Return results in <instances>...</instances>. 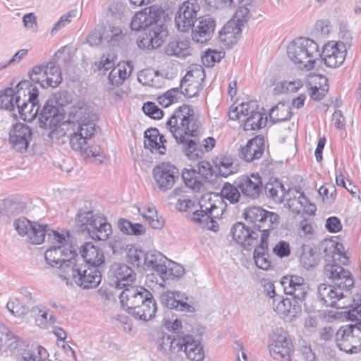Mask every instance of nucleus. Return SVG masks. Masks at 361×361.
Returning a JSON list of instances; mask_svg holds the SVG:
<instances>
[{"label":"nucleus","instance_id":"39","mask_svg":"<svg viewBox=\"0 0 361 361\" xmlns=\"http://www.w3.org/2000/svg\"><path fill=\"white\" fill-rule=\"evenodd\" d=\"M164 52L168 56L185 58L190 55V42L184 40H173L164 47Z\"/></svg>","mask_w":361,"mask_h":361},{"label":"nucleus","instance_id":"60","mask_svg":"<svg viewBox=\"0 0 361 361\" xmlns=\"http://www.w3.org/2000/svg\"><path fill=\"white\" fill-rule=\"evenodd\" d=\"M197 173L202 180H206L212 175L211 165L206 161H199L197 165Z\"/></svg>","mask_w":361,"mask_h":361},{"label":"nucleus","instance_id":"38","mask_svg":"<svg viewBox=\"0 0 361 361\" xmlns=\"http://www.w3.org/2000/svg\"><path fill=\"white\" fill-rule=\"evenodd\" d=\"M62 82L61 68L54 61H49L45 65L44 78L42 79V87H56Z\"/></svg>","mask_w":361,"mask_h":361},{"label":"nucleus","instance_id":"15","mask_svg":"<svg viewBox=\"0 0 361 361\" xmlns=\"http://www.w3.org/2000/svg\"><path fill=\"white\" fill-rule=\"evenodd\" d=\"M14 226L19 235H26L27 240L35 245L42 243L48 232L47 225L31 222L25 218L15 221Z\"/></svg>","mask_w":361,"mask_h":361},{"label":"nucleus","instance_id":"1","mask_svg":"<svg viewBox=\"0 0 361 361\" xmlns=\"http://www.w3.org/2000/svg\"><path fill=\"white\" fill-rule=\"evenodd\" d=\"M40 126L51 131L49 137L59 140L69 133L71 148L85 157H92L102 163L104 153L99 145H90L89 141L99 130L97 114H40Z\"/></svg>","mask_w":361,"mask_h":361},{"label":"nucleus","instance_id":"46","mask_svg":"<svg viewBox=\"0 0 361 361\" xmlns=\"http://www.w3.org/2000/svg\"><path fill=\"white\" fill-rule=\"evenodd\" d=\"M214 165L218 169L219 175L224 177H228L238 171L237 165L234 164L233 159L231 156L216 158Z\"/></svg>","mask_w":361,"mask_h":361},{"label":"nucleus","instance_id":"57","mask_svg":"<svg viewBox=\"0 0 361 361\" xmlns=\"http://www.w3.org/2000/svg\"><path fill=\"white\" fill-rule=\"evenodd\" d=\"M132 245L127 244L126 242L122 238L115 239L109 243V247L113 253L121 255L123 252H128V247Z\"/></svg>","mask_w":361,"mask_h":361},{"label":"nucleus","instance_id":"45","mask_svg":"<svg viewBox=\"0 0 361 361\" xmlns=\"http://www.w3.org/2000/svg\"><path fill=\"white\" fill-rule=\"evenodd\" d=\"M265 191L275 202L281 203L284 200L286 190L282 183L277 179L269 180L265 185Z\"/></svg>","mask_w":361,"mask_h":361},{"label":"nucleus","instance_id":"37","mask_svg":"<svg viewBox=\"0 0 361 361\" xmlns=\"http://www.w3.org/2000/svg\"><path fill=\"white\" fill-rule=\"evenodd\" d=\"M167 262H169V259L161 253L150 251L146 253L143 269H153L160 276L166 274Z\"/></svg>","mask_w":361,"mask_h":361},{"label":"nucleus","instance_id":"12","mask_svg":"<svg viewBox=\"0 0 361 361\" xmlns=\"http://www.w3.org/2000/svg\"><path fill=\"white\" fill-rule=\"evenodd\" d=\"M200 11V5L197 0H186L180 4L174 16L177 30L181 32H188L198 18Z\"/></svg>","mask_w":361,"mask_h":361},{"label":"nucleus","instance_id":"40","mask_svg":"<svg viewBox=\"0 0 361 361\" xmlns=\"http://www.w3.org/2000/svg\"><path fill=\"white\" fill-rule=\"evenodd\" d=\"M185 341V336L176 338L164 336L159 341V346L166 353L176 354L184 350Z\"/></svg>","mask_w":361,"mask_h":361},{"label":"nucleus","instance_id":"27","mask_svg":"<svg viewBox=\"0 0 361 361\" xmlns=\"http://www.w3.org/2000/svg\"><path fill=\"white\" fill-rule=\"evenodd\" d=\"M160 300L163 305L171 310L187 312H192L195 310L192 306L188 304V298L180 292L164 291L161 293Z\"/></svg>","mask_w":361,"mask_h":361},{"label":"nucleus","instance_id":"25","mask_svg":"<svg viewBox=\"0 0 361 361\" xmlns=\"http://www.w3.org/2000/svg\"><path fill=\"white\" fill-rule=\"evenodd\" d=\"M265 149V141L262 136L257 135L248 140L239 149V157L247 163L259 159Z\"/></svg>","mask_w":361,"mask_h":361},{"label":"nucleus","instance_id":"31","mask_svg":"<svg viewBox=\"0 0 361 361\" xmlns=\"http://www.w3.org/2000/svg\"><path fill=\"white\" fill-rule=\"evenodd\" d=\"M71 102L70 94L61 91L51 95L39 113H65V107Z\"/></svg>","mask_w":361,"mask_h":361},{"label":"nucleus","instance_id":"17","mask_svg":"<svg viewBox=\"0 0 361 361\" xmlns=\"http://www.w3.org/2000/svg\"><path fill=\"white\" fill-rule=\"evenodd\" d=\"M205 78L204 71L202 67L195 68L187 72L180 80V95L192 98L198 95L200 91L203 89L202 82Z\"/></svg>","mask_w":361,"mask_h":361},{"label":"nucleus","instance_id":"55","mask_svg":"<svg viewBox=\"0 0 361 361\" xmlns=\"http://www.w3.org/2000/svg\"><path fill=\"white\" fill-rule=\"evenodd\" d=\"M23 357L25 361H44L47 357V352L43 347L37 346L25 353Z\"/></svg>","mask_w":361,"mask_h":361},{"label":"nucleus","instance_id":"24","mask_svg":"<svg viewBox=\"0 0 361 361\" xmlns=\"http://www.w3.org/2000/svg\"><path fill=\"white\" fill-rule=\"evenodd\" d=\"M274 312L282 315L284 319L292 321L300 312V306L298 305L297 298H283L282 295L277 296L269 302Z\"/></svg>","mask_w":361,"mask_h":361},{"label":"nucleus","instance_id":"22","mask_svg":"<svg viewBox=\"0 0 361 361\" xmlns=\"http://www.w3.org/2000/svg\"><path fill=\"white\" fill-rule=\"evenodd\" d=\"M149 295V291L142 286H128L120 294L119 299L121 306L130 313L131 310L135 312L138 304L146 300Z\"/></svg>","mask_w":361,"mask_h":361},{"label":"nucleus","instance_id":"35","mask_svg":"<svg viewBox=\"0 0 361 361\" xmlns=\"http://www.w3.org/2000/svg\"><path fill=\"white\" fill-rule=\"evenodd\" d=\"M146 300H143L138 304L137 308H135V312L131 310L129 313L135 319L142 321H148L154 317L157 312V304L152 294L149 292V295H147Z\"/></svg>","mask_w":361,"mask_h":361},{"label":"nucleus","instance_id":"36","mask_svg":"<svg viewBox=\"0 0 361 361\" xmlns=\"http://www.w3.org/2000/svg\"><path fill=\"white\" fill-rule=\"evenodd\" d=\"M185 339L183 352L186 357L190 361H202L205 355L200 338L192 335H185Z\"/></svg>","mask_w":361,"mask_h":361},{"label":"nucleus","instance_id":"19","mask_svg":"<svg viewBox=\"0 0 361 361\" xmlns=\"http://www.w3.org/2000/svg\"><path fill=\"white\" fill-rule=\"evenodd\" d=\"M216 27V20L209 15L198 17L191 30L192 39L198 44H206L212 37Z\"/></svg>","mask_w":361,"mask_h":361},{"label":"nucleus","instance_id":"49","mask_svg":"<svg viewBox=\"0 0 361 361\" xmlns=\"http://www.w3.org/2000/svg\"><path fill=\"white\" fill-rule=\"evenodd\" d=\"M146 253L135 246L131 245L128 247L126 253L127 261L137 267L143 269L145 261Z\"/></svg>","mask_w":361,"mask_h":361},{"label":"nucleus","instance_id":"41","mask_svg":"<svg viewBox=\"0 0 361 361\" xmlns=\"http://www.w3.org/2000/svg\"><path fill=\"white\" fill-rule=\"evenodd\" d=\"M267 234L264 233L260 238L259 245L255 248L253 258L257 267L263 270H267L271 266V262L266 257V251L268 249Z\"/></svg>","mask_w":361,"mask_h":361},{"label":"nucleus","instance_id":"9","mask_svg":"<svg viewBox=\"0 0 361 361\" xmlns=\"http://www.w3.org/2000/svg\"><path fill=\"white\" fill-rule=\"evenodd\" d=\"M101 280L102 276L97 267L77 262L63 281L67 285L74 282L84 289H89L96 288Z\"/></svg>","mask_w":361,"mask_h":361},{"label":"nucleus","instance_id":"58","mask_svg":"<svg viewBox=\"0 0 361 361\" xmlns=\"http://www.w3.org/2000/svg\"><path fill=\"white\" fill-rule=\"evenodd\" d=\"M250 18V10L246 6H240L236 11L234 18L235 19L236 26L240 30V27L243 25Z\"/></svg>","mask_w":361,"mask_h":361},{"label":"nucleus","instance_id":"63","mask_svg":"<svg viewBox=\"0 0 361 361\" xmlns=\"http://www.w3.org/2000/svg\"><path fill=\"white\" fill-rule=\"evenodd\" d=\"M342 105V102L341 99L336 98L334 101L332 99H329L326 103L323 104L321 106V111H324V112H327L329 111L330 112L333 111V113H341V111L338 110L339 108Z\"/></svg>","mask_w":361,"mask_h":361},{"label":"nucleus","instance_id":"56","mask_svg":"<svg viewBox=\"0 0 361 361\" xmlns=\"http://www.w3.org/2000/svg\"><path fill=\"white\" fill-rule=\"evenodd\" d=\"M7 310L13 315L20 317L27 312V307L21 304L19 299L11 298L6 304Z\"/></svg>","mask_w":361,"mask_h":361},{"label":"nucleus","instance_id":"43","mask_svg":"<svg viewBox=\"0 0 361 361\" xmlns=\"http://www.w3.org/2000/svg\"><path fill=\"white\" fill-rule=\"evenodd\" d=\"M137 80L143 85L154 88H160L164 82L158 72L152 69L141 71L137 75Z\"/></svg>","mask_w":361,"mask_h":361},{"label":"nucleus","instance_id":"28","mask_svg":"<svg viewBox=\"0 0 361 361\" xmlns=\"http://www.w3.org/2000/svg\"><path fill=\"white\" fill-rule=\"evenodd\" d=\"M231 233L233 239L247 250L251 245L257 243L259 235L257 231L254 229L250 230L244 224L240 222L236 223L232 226Z\"/></svg>","mask_w":361,"mask_h":361},{"label":"nucleus","instance_id":"44","mask_svg":"<svg viewBox=\"0 0 361 361\" xmlns=\"http://www.w3.org/2000/svg\"><path fill=\"white\" fill-rule=\"evenodd\" d=\"M126 6L121 2L110 4L106 11V23L120 24L126 17Z\"/></svg>","mask_w":361,"mask_h":361},{"label":"nucleus","instance_id":"21","mask_svg":"<svg viewBox=\"0 0 361 361\" xmlns=\"http://www.w3.org/2000/svg\"><path fill=\"white\" fill-rule=\"evenodd\" d=\"M346 53V47L343 42L330 41L324 45L322 54L319 56L326 66L334 68L343 64Z\"/></svg>","mask_w":361,"mask_h":361},{"label":"nucleus","instance_id":"2","mask_svg":"<svg viewBox=\"0 0 361 361\" xmlns=\"http://www.w3.org/2000/svg\"><path fill=\"white\" fill-rule=\"evenodd\" d=\"M167 126L177 143L181 145V149L190 160H198L204 154L202 145L195 140L189 139L187 135L197 136L201 127L200 121L195 114H172Z\"/></svg>","mask_w":361,"mask_h":361},{"label":"nucleus","instance_id":"32","mask_svg":"<svg viewBox=\"0 0 361 361\" xmlns=\"http://www.w3.org/2000/svg\"><path fill=\"white\" fill-rule=\"evenodd\" d=\"M71 102L70 94L61 91L51 95L39 113H65V107Z\"/></svg>","mask_w":361,"mask_h":361},{"label":"nucleus","instance_id":"7","mask_svg":"<svg viewBox=\"0 0 361 361\" xmlns=\"http://www.w3.org/2000/svg\"><path fill=\"white\" fill-rule=\"evenodd\" d=\"M78 226L80 231H86L93 240H106L112 233L111 225L106 217L92 212H80Z\"/></svg>","mask_w":361,"mask_h":361},{"label":"nucleus","instance_id":"30","mask_svg":"<svg viewBox=\"0 0 361 361\" xmlns=\"http://www.w3.org/2000/svg\"><path fill=\"white\" fill-rule=\"evenodd\" d=\"M281 283L286 293L293 295L299 300H302L307 294V286L302 276L293 275L283 278Z\"/></svg>","mask_w":361,"mask_h":361},{"label":"nucleus","instance_id":"26","mask_svg":"<svg viewBox=\"0 0 361 361\" xmlns=\"http://www.w3.org/2000/svg\"><path fill=\"white\" fill-rule=\"evenodd\" d=\"M109 274L111 277L114 278L113 284L119 288L130 286L136 279L135 271L125 264H113Z\"/></svg>","mask_w":361,"mask_h":361},{"label":"nucleus","instance_id":"16","mask_svg":"<svg viewBox=\"0 0 361 361\" xmlns=\"http://www.w3.org/2000/svg\"><path fill=\"white\" fill-rule=\"evenodd\" d=\"M166 17L167 14L161 7L152 6L135 14L130 22V27L135 31L142 29L145 31L153 23Z\"/></svg>","mask_w":361,"mask_h":361},{"label":"nucleus","instance_id":"11","mask_svg":"<svg viewBox=\"0 0 361 361\" xmlns=\"http://www.w3.org/2000/svg\"><path fill=\"white\" fill-rule=\"evenodd\" d=\"M350 291L326 283H321L317 288V298L326 307L344 309L350 305Z\"/></svg>","mask_w":361,"mask_h":361},{"label":"nucleus","instance_id":"20","mask_svg":"<svg viewBox=\"0 0 361 361\" xmlns=\"http://www.w3.org/2000/svg\"><path fill=\"white\" fill-rule=\"evenodd\" d=\"M8 142L16 152L23 153L27 152L32 139V130L23 123L18 122L13 124L8 133Z\"/></svg>","mask_w":361,"mask_h":361},{"label":"nucleus","instance_id":"34","mask_svg":"<svg viewBox=\"0 0 361 361\" xmlns=\"http://www.w3.org/2000/svg\"><path fill=\"white\" fill-rule=\"evenodd\" d=\"M80 253L85 264L98 267L104 264L105 258L102 250L90 242L85 243L80 249Z\"/></svg>","mask_w":361,"mask_h":361},{"label":"nucleus","instance_id":"29","mask_svg":"<svg viewBox=\"0 0 361 361\" xmlns=\"http://www.w3.org/2000/svg\"><path fill=\"white\" fill-rule=\"evenodd\" d=\"M222 213L223 209L215 204L208 213L194 212L192 220L204 228L216 231L218 224L215 219L219 218Z\"/></svg>","mask_w":361,"mask_h":361},{"label":"nucleus","instance_id":"23","mask_svg":"<svg viewBox=\"0 0 361 361\" xmlns=\"http://www.w3.org/2000/svg\"><path fill=\"white\" fill-rule=\"evenodd\" d=\"M235 183L241 193L251 199L257 198L263 190L262 178L258 173L241 176Z\"/></svg>","mask_w":361,"mask_h":361},{"label":"nucleus","instance_id":"53","mask_svg":"<svg viewBox=\"0 0 361 361\" xmlns=\"http://www.w3.org/2000/svg\"><path fill=\"white\" fill-rule=\"evenodd\" d=\"M240 190L238 186H234L228 183H225L221 190V195L223 198L226 199L231 203L238 202L240 197Z\"/></svg>","mask_w":361,"mask_h":361},{"label":"nucleus","instance_id":"5","mask_svg":"<svg viewBox=\"0 0 361 361\" xmlns=\"http://www.w3.org/2000/svg\"><path fill=\"white\" fill-rule=\"evenodd\" d=\"M16 88V92L9 87L0 94V110L11 111L16 107L18 113H23L30 103L31 109L28 113H39L40 105L37 99L39 92L37 87L25 80L18 82Z\"/></svg>","mask_w":361,"mask_h":361},{"label":"nucleus","instance_id":"8","mask_svg":"<svg viewBox=\"0 0 361 361\" xmlns=\"http://www.w3.org/2000/svg\"><path fill=\"white\" fill-rule=\"evenodd\" d=\"M245 220L253 224V228L260 235L267 234L269 235V231L278 226L279 224V216L271 212L267 211L259 207H249L245 212Z\"/></svg>","mask_w":361,"mask_h":361},{"label":"nucleus","instance_id":"51","mask_svg":"<svg viewBox=\"0 0 361 361\" xmlns=\"http://www.w3.org/2000/svg\"><path fill=\"white\" fill-rule=\"evenodd\" d=\"M166 274H161V279L165 281L170 278H180L184 274V268L179 264L169 260L166 263Z\"/></svg>","mask_w":361,"mask_h":361},{"label":"nucleus","instance_id":"59","mask_svg":"<svg viewBox=\"0 0 361 361\" xmlns=\"http://www.w3.org/2000/svg\"><path fill=\"white\" fill-rule=\"evenodd\" d=\"M215 201L212 200V194L204 195L199 202L200 209L197 210L196 212H203V213H208L215 205Z\"/></svg>","mask_w":361,"mask_h":361},{"label":"nucleus","instance_id":"3","mask_svg":"<svg viewBox=\"0 0 361 361\" xmlns=\"http://www.w3.org/2000/svg\"><path fill=\"white\" fill-rule=\"evenodd\" d=\"M46 235L51 243L44 252L46 262L54 269L55 274L63 281L77 262L75 251L69 243V234L48 230Z\"/></svg>","mask_w":361,"mask_h":361},{"label":"nucleus","instance_id":"54","mask_svg":"<svg viewBox=\"0 0 361 361\" xmlns=\"http://www.w3.org/2000/svg\"><path fill=\"white\" fill-rule=\"evenodd\" d=\"M225 56L224 51L207 49L202 56L203 64L207 67H213L216 62H219Z\"/></svg>","mask_w":361,"mask_h":361},{"label":"nucleus","instance_id":"13","mask_svg":"<svg viewBox=\"0 0 361 361\" xmlns=\"http://www.w3.org/2000/svg\"><path fill=\"white\" fill-rule=\"evenodd\" d=\"M336 345L346 353H357L361 349V329L356 325L341 327L336 334Z\"/></svg>","mask_w":361,"mask_h":361},{"label":"nucleus","instance_id":"42","mask_svg":"<svg viewBox=\"0 0 361 361\" xmlns=\"http://www.w3.org/2000/svg\"><path fill=\"white\" fill-rule=\"evenodd\" d=\"M126 34L122 30L119 24L106 23L104 27L103 38L112 46L118 45L123 40Z\"/></svg>","mask_w":361,"mask_h":361},{"label":"nucleus","instance_id":"64","mask_svg":"<svg viewBox=\"0 0 361 361\" xmlns=\"http://www.w3.org/2000/svg\"><path fill=\"white\" fill-rule=\"evenodd\" d=\"M45 65L35 66L32 69L30 74L31 80L35 83L41 85L42 79L44 78Z\"/></svg>","mask_w":361,"mask_h":361},{"label":"nucleus","instance_id":"6","mask_svg":"<svg viewBox=\"0 0 361 361\" xmlns=\"http://www.w3.org/2000/svg\"><path fill=\"white\" fill-rule=\"evenodd\" d=\"M288 58L298 68L310 71L320 56L319 45L311 39L300 38L290 42L287 47Z\"/></svg>","mask_w":361,"mask_h":361},{"label":"nucleus","instance_id":"61","mask_svg":"<svg viewBox=\"0 0 361 361\" xmlns=\"http://www.w3.org/2000/svg\"><path fill=\"white\" fill-rule=\"evenodd\" d=\"M298 234L301 237H305L309 239L311 238L313 235L314 228L311 224L309 223L306 219L302 220L300 222Z\"/></svg>","mask_w":361,"mask_h":361},{"label":"nucleus","instance_id":"62","mask_svg":"<svg viewBox=\"0 0 361 361\" xmlns=\"http://www.w3.org/2000/svg\"><path fill=\"white\" fill-rule=\"evenodd\" d=\"M273 252L280 257L288 256L290 253L289 243L283 240L279 242L274 247Z\"/></svg>","mask_w":361,"mask_h":361},{"label":"nucleus","instance_id":"47","mask_svg":"<svg viewBox=\"0 0 361 361\" xmlns=\"http://www.w3.org/2000/svg\"><path fill=\"white\" fill-rule=\"evenodd\" d=\"M316 80H318L316 82L318 86L315 85L311 87L310 96L312 99L320 101L329 91L328 79L326 76L319 75L316 76Z\"/></svg>","mask_w":361,"mask_h":361},{"label":"nucleus","instance_id":"50","mask_svg":"<svg viewBox=\"0 0 361 361\" xmlns=\"http://www.w3.org/2000/svg\"><path fill=\"white\" fill-rule=\"evenodd\" d=\"M264 114H250L244 123L245 130H259L264 127L267 122V116L263 117Z\"/></svg>","mask_w":361,"mask_h":361},{"label":"nucleus","instance_id":"10","mask_svg":"<svg viewBox=\"0 0 361 361\" xmlns=\"http://www.w3.org/2000/svg\"><path fill=\"white\" fill-rule=\"evenodd\" d=\"M166 18L153 23L137 40L140 49L153 50L159 48L169 36V30L165 23Z\"/></svg>","mask_w":361,"mask_h":361},{"label":"nucleus","instance_id":"48","mask_svg":"<svg viewBox=\"0 0 361 361\" xmlns=\"http://www.w3.org/2000/svg\"><path fill=\"white\" fill-rule=\"evenodd\" d=\"M237 103L238 102L230 107L228 113H262L257 100L243 102L238 104Z\"/></svg>","mask_w":361,"mask_h":361},{"label":"nucleus","instance_id":"14","mask_svg":"<svg viewBox=\"0 0 361 361\" xmlns=\"http://www.w3.org/2000/svg\"><path fill=\"white\" fill-rule=\"evenodd\" d=\"M152 173L157 187L163 192L171 190L179 180L178 169L169 162L157 165Z\"/></svg>","mask_w":361,"mask_h":361},{"label":"nucleus","instance_id":"4","mask_svg":"<svg viewBox=\"0 0 361 361\" xmlns=\"http://www.w3.org/2000/svg\"><path fill=\"white\" fill-rule=\"evenodd\" d=\"M324 252L326 257H331L333 264H327L324 270L325 276L331 280L335 286L338 288L350 291L354 285V280L351 273L345 269L336 262H339L342 264L348 263V257L344 251L343 244L334 240L326 241L324 244Z\"/></svg>","mask_w":361,"mask_h":361},{"label":"nucleus","instance_id":"33","mask_svg":"<svg viewBox=\"0 0 361 361\" xmlns=\"http://www.w3.org/2000/svg\"><path fill=\"white\" fill-rule=\"evenodd\" d=\"M166 139L163 135H160L157 128L147 129L145 132L144 146L152 153L161 155L166 154Z\"/></svg>","mask_w":361,"mask_h":361},{"label":"nucleus","instance_id":"18","mask_svg":"<svg viewBox=\"0 0 361 361\" xmlns=\"http://www.w3.org/2000/svg\"><path fill=\"white\" fill-rule=\"evenodd\" d=\"M293 348L291 339L287 333L282 330L274 331L269 337V349L274 359L286 357L289 359Z\"/></svg>","mask_w":361,"mask_h":361},{"label":"nucleus","instance_id":"52","mask_svg":"<svg viewBox=\"0 0 361 361\" xmlns=\"http://www.w3.org/2000/svg\"><path fill=\"white\" fill-rule=\"evenodd\" d=\"M179 95L180 92L178 88H171L164 94L159 96L157 100L159 104L163 108H167L177 102Z\"/></svg>","mask_w":361,"mask_h":361}]
</instances>
